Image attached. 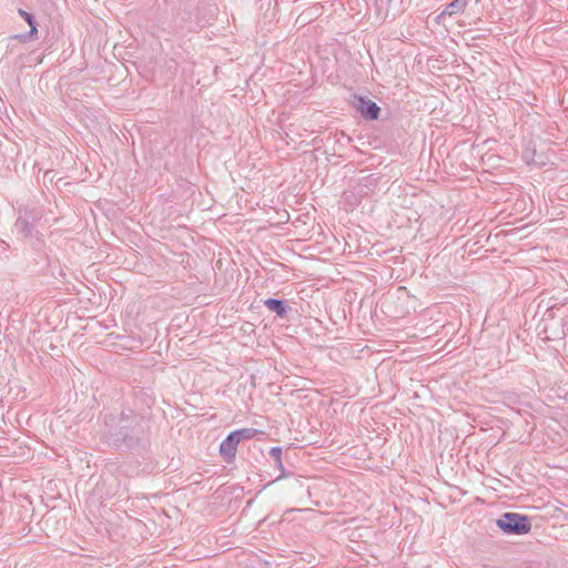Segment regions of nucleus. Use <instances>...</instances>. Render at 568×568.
Masks as SVG:
<instances>
[{
  "instance_id": "obj_4",
  "label": "nucleus",
  "mask_w": 568,
  "mask_h": 568,
  "mask_svg": "<svg viewBox=\"0 0 568 568\" xmlns=\"http://www.w3.org/2000/svg\"><path fill=\"white\" fill-rule=\"evenodd\" d=\"M240 439L235 436L234 432H231L226 438L220 444L221 456L231 462L235 458Z\"/></svg>"
},
{
  "instance_id": "obj_8",
  "label": "nucleus",
  "mask_w": 568,
  "mask_h": 568,
  "mask_svg": "<svg viewBox=\"0 0 568 568\" xmlns=\"http://www.w3.org/2000/svg\"><path fill=\"white\" fill-rule=\"evenodd\" d=\"M19 14L24 19L27 24L30 26L29 36L30 37L34 36L38 32L37 22H36L34 17L31 13H29L24 10H21V9L19 10Z\"/></svg>"
},
{
  "instance_id": "obj_6",
  "label": "nucleus",
  "mask_w": 568,
  "mask_h": 568,
  "mask_svg": "<svg viewBox=\"0 0 568 568\" xmlns=\"http://www.w3.org/2000/svg\"><path fill=\"white\" fill-rule=\"evenodd\" d=\"M467 0H453L446 6L440 16H455L460 13L466 7Z\"/></svg>"
},
{
  "instance_id": "obj_9",
  "label": "nucleus",
  "mask_w": 568,
  "mask_h": 568,
  "mask_svg": "<svg viewBox=\"0 0 568 568\" xmlns=\"http://www.w3.org/2000/svg\"><path fill=\"white\" fill-rule=\"evenodd\" d=\"M233 432L240 442L252 439L257 434L255 428H241Z\"/></svg>"
},
{
  "instance_id": "obj_3",
  "label": "nucleus",
  "mask_w": 568,
  "mask_h": 568,
  "mask_svg": "<svg viewBox=\"0 0 568 568\" xmlns=\"http://www.w3.org/2000/svg\"><path fill=\"white\" fill-rule=\"evenodd\" d=\"M356 109L361 115L366 120H377L381 113V108L371 99L358 97L356 99Z\"/></svg>"
},
{
  "instance_id": "obj_10",
  "label": "nucleus",
  "mask_w": 568,
  "mask_h": 568,
  "mask_svg": "<svg viewBox=\"0 0 568 568\" xmlns=\"http://www.w3.org/2000/svg\"><path fill=\"white\" fill-rule=\"evenodd\" d=\"M121 440L125 446L130 447L134 443V436H129L125 434V435H123Z\"/></svg>"
},
{
  "instance_id": "obj_5",
  "label": "nucleus",
  "mask_w": 568,
  "mask_h": 568,
  "mask_svg": "<svg viewBox=\"0 0 568 568\" xmlns=\"http://www.w3.org/2000/svg\"><path fill=\"white\" fill-rule=\"evenodd\" d=\"M264 305L267 307V310L275 313L281 318L287 315L288 306L285 301L267 298L264 301Z\"/></svg>"
},
{
  "instance_id": "obj_2",
  "label": "nucleus",
  "mask_w": 568,
  "mask_h": 568,
  "mask_svg": "<svg viewBox=\"0 0 568 568\" xmlns=\"http://www.w3.org/2000/svg\"><path fill=\"white\" fill-rule=\"evenodd\" d=\"M39 219V214L33 210H20L19 216L14 223V230L21 237L28 239L32 235L34 224Z\"/></svg>"
},
{
  "instance_id": "obj_1",
  "label": "nucleus",
  "mask_w": 568,
  "mask_h": 568,
  "mask_svg": "<svg viewBox=\"0 0 568 568\" xmlns=\"http://www.w3.org/2000/svg\"><path fill=\"white\" fill-rule=\"evenodd\" d=\"M496 526L505 535H526L531 530V523L525 515L518 513H505L497 520Z\"/></svg>"
},
{
  "instance_id": "obj_7",
  "label": "nucleus",
  "mask_w": 568,
  "mask_h": 568,
  "mask_svg": "<svg viewBox=\"0 0 568 568\" xmlns=\"http://www.w3.org/2000/svg\"><path fill=\"white\" fill-rule=\"evenodd\" d=\"M270 456L274 459L276 468L282 471V475L278 478L283 477L284 466L282 462V448L278 446L272 447L270 449Z\"/></svg>"
}]
</instances>
